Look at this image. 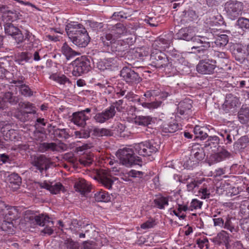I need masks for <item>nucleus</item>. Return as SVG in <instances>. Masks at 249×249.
Segmentation results:
<instances>
[{
	"mask_svg": "<svg viewBox=\"0 0 249 249\" xmlns=\"http://www.w3.org/2000/svg\"><path fill=\"white\" fill-rule=\"evenodd\" d=\"M151 65L156 68L162 69L166 73L174 74L176 73L177 67L173 64L171 58L161 51H153L151 54Z\"/></svg>",
	"mask_w": 249,
	"mask_h": 249,
	"instance_id": "obj_1",
	"label": "nucleus"
},
{
	"mask_svg": "<svg viewBox=\"0 0 249 249\" xmlns=\"http://www.w3.org/2000/svg\"><path fill=\"white\" fill-rule=\"evenodd\" d=\"M123 103L124 100L122 99L112 103L110 106L102 112L96 113L93 117L94 120L96 123L103 124L113 119L116 114L115 108L118 112L122 111L124 108L123 107Z\"/></svg>",
	"mask_w": 249,
	"mask_h": 249,
	"instance_id": "obj_2",
	"label": "nucleus"
},
{
	"mask_svg": "<svg viewBox=\"0 0 249 249\" xmlns=\"http://www.w3.org/2000/svg\"><path fill=\"white\" fill-rule=\"evenodd\" d=\"M160 143L158 139H151L135 144L134 147L135 152L139 155L151 156L158 151Z\"/></svg>",
	"mask_w": 249,
	"mask_h": 249,
	"instance_id": "obj_3",
	"label": "nucleus"
},
{
	"mask_svg": "<svg viewBox=\"0 0 249 249\" xmlns=\"http://www.w3.org/2000/svg\"><path fill=\"white\" fill-rule=\"evenodd\" d=\"M135 40L132 37H128L124 39L115 40L107 45H103L107 48V50L119 57H123L125 54L130 45L133 44Z\"/></svg>",
	"mask_w": 249,
	"mask_h": 249,
	"instance_id": "obj_4",
	"label": "nucleus"
},
{
	"mask_svg": "<svg viewBox=\"0 0 249 249\" xmlns=\"http://www.w3.org/2000/svg\"><path fill=\"white\" fill-rule=\"evenodd\" d=\"M120 162L126 167H131L134 165H142V159L135 156L134 151L130 148H124L119 150L117 152Z\"/></svg>",
	"mask_w": 249,
	"mask_h": 249,
	"instance_id": "obj_5",
	"label": "nucleus"
},
{
	"mask_svg": "<svg viewBox=\"0 0 249 249\" xmlns=\"http://www.w3.org/2000/svg\"><path fill=\"white\" fill-rule=\"evenodd\" d=\"M213 36L211 34L201 36L198 42L195 43L196 45L191 48L192 51L197 54L199 57H202V59L208 57V53L212 54V51L209 52V49L212 47L213 43L211 40Z\"/></svg>",
	"mask_w": 249,
	"mask_h": 249,
	"instance_id": "obj_6",
	"label": "nucleus"
},
{
	"mask_svg": "<svg viewBox=\"0 0 249 249\" xmlns=\"http://www.w3.org/2000/svg\"><path fill=\"white\" fill-rule=\"evenodd\" d=\"M126 33L125 27L122 23H117L113 26L108 32L101 35L100 40L103 45H107L111 41L121 37Z\"/></svg>",
	"mask_w": 249,
	"mask_h": 249,
	"instance_id": "obj_7",
	"label": "nucleus"
},
{
	"mask_svg": "<svg viewBox=\"0 0 249 249\" xmlns=\"http://www.w3.org/2000/svg\"><path fill=\"white\" fill-rule=\"evenodd\" d=\"M72 74L76 77L88 73L92 68L90 58L86 56L77 58L72 62Z\"/></svg>",
	"mask_w": 249,
	"mask_h": 249,
	"instance_id": "obj_8",
	"label": "nucleus"
},
{
	"mask_svg": "<svg viewBox=\"0 0 249 249\" xmlns=\"http://www.w3.org/2000/svg\"><path fill=\"white\" fill-rule=\"evenodd\" d=\"M205 156L203 147L198 144H194L192 146L190 158L184 162V166L188 169H192L203 160Z\"/></svg>",
	"mask_w": 249,
	"mask_h": 249,
	"instance_id": "obj_9",
	"label": "nucleus"
},
{
	"mask_svg": "<svg viewBox=\"0 0 249 249\" xmlns=\"http://www.w3.org/2000/svg\"><path fill=\"white\" fill-rule=\"evenodd\" d=\"M30 163L32 166L30 169L36 173L39 172L42 173L44 171L47 170L50 167V160L44 155L32 156L31 157Z\"/></svg>",
	"mask_w": 249,
	"mask_h": 249,
	"instance_id": "obj_10",
	"label": "nucleus"
},
{
	"mask_svg": "<svg viewBox=\"0 0 249 249\" xmlns=\"http://www.w3.org/2000/svg\"><path fill=\"white\" fill-rule=\"evenodd\" d=\"M244 5L237 0H229L225 3L224 9L228 18L231 20L236 19L242 13Z\"/></svg>",
	"mask_w": 249,
	"mask_h": 249,
	"instance_id": "obj_11",
	"label": "nucleus"
},
{
	"mask_svg": "<svg viewBox=\"0 0 249 249\" xmlns=\"http://www.w3.org/2000/svg\"><path fill=\"white\" fill-rule=\"evenodd\" d=\"M91 108H86L80 111L73 113L71 119V122L77 126L84 127L87 124V121L91 117Z\"/></svg>",
	"mask_w": 249,
	"mask_h": 249,
	"instance_id": "obj_12",
	"label": "nucleus"
},
{
	"mask_svg": "<svg viewBox=\"0 0 249 249\" xmlns=\"http://www.w3.org/2000/svg\"><path fill=\"white\" fill-rule=\"evenodd\" d=\"M221 32L217 29L214 28L210 29V30L205 33V35L209 34L213 35L212 47H217L218 48H223L225 46L229 41V37L227 35L221 34Z\"/></svg>",
	"mask_w": 249,
	"mask_h": 249,
	"instance_id": "obj_13",
	"label": "nucleus"
},
{
	"mask_svg": "<svg viewBox=\"0 0 249 249\" xmlns=\"http://www.w3.org/2000/svg\"><path fill=\"white\" fill-rule=\"evenodd\" d=\"M176 36L178 39L187 41H191L194 43L196 42H198V39L201 36L196 35L195 28L191 26L182 28L178 31Z\"/></svg>",
	"mask_w": 249,
	"mask_h": 249,
	"instance_id": "obj_14",
	"label": "nucleus"
},
{
	"mask_svg": "<svg viewBox=\"0 0 249 249\" xmlns=\"http://www.w3.org/2000/svg\"><path fill=\"white\" fill-rule=\"evenodd\" d=\"M120 75L129 85L137 84L142 81L139 74L129 67H124L120 71Z\"/></svg>",
	"mask_w": 249,
	"mask_h": 249,
	"instance_id": "obj_15",
	"label": "nucleus"
},
{
	"mask_svg": "<svg viewBox=\"0 0 249 249\" xmlns=\"http://www.w3.org/2000/svg\"><path fill=\"white\" fill-rule=\"evenodd\" d=\"M215 67V60L204 58L199 62L196 66V70L200 73L210 74L213 72Z\"/></svg>",
	"mask_w": 249,
	"mask_h": 249,
	"instance_id": "obj_16",
	"label": "nucleus"
},
{
	"mask_svg": "<svg viewBox=\"0 0 249 249\" xmlns=\"http://www.w3.org/2000/svg\"><path fill=\"white\" fill-rule=\"evenodd\" d=\"M25 78L20 75L17 77L14 78L11 83L15 84L19 90L20 94L25 97H30L33 95V91L29 88V87L24 84Z\"/></svg>",
	"mask_w": 249,
	"mask_h": 249,
	"instance_id": "obj_17",
	"label": "nucleus"
},
{
	"mask_svg": "<svg viewBox=\"0 0 249 249\" xmlns=\"http://www.w3.org/2000/svg\"><path fill=\"white\" fill-rule=\"evenodd\" d=\"M19 101L18 96L11 91L5 92L2 98H0V108L5 109L8 107V104L12 106L17 105Z\"/></svg>",
	"mask_w": 249,
	"mask_h": 249,
	"instance_id": "obj_18",
	"label": "nucleus"
},
{
	"mask_svg": "<svg viewBox=\"0 0 249 249\" xmlns=\"http://www.w3.org/2000/svg\"><path fill=\"white\" fill-rule=\"evenodd\" d=\"M4 30L6 34L11 36L14 38L18 44L24 40V36L19 29L11 23H6L4 25Z\"/></svg>",
	"mask_w": 249,
	"mask_h": 249,
	"instance_id": "obj_19",
	"label": "nucleus"
},
{
	"mask_svg": "<svg viewBox=\"0 0 249 249\" xmlns=\"http://www.w3.org/2000/svg\"><path fill=\"white\" fill-rule=\"evenodd\" d=\"M192 101L189 99H185L179 102L178 107V116L184 119L188 118L192 107Z\"/></svg>",
	"mask_w": 249,
	"mask_h": 249,
	"instance_id": "obj_20",
	"label": "nucleus"
},
{
	"mask_svg": "<svg viewBox=\"0 0 249 249\" xmlns=\"http://www.w3.org/2000/svg\"><path fill=\"white\" fill-rule=\"evenodd\" d=\"M78 35L74 36L73 38L71 39L70 40L78 47L84 48L86 47L90 40V37L86 29H85V32H83L82 30Z\"/></svg>",
	"mask_w": 249,
	"mask_h": 249,
	"instance_id": "obj_21",
	"label": "nucleus"
},
{
	"mask_svg": "<svg viewBox=\"0 0 249 249\" xmlns=\"http://www.w3.org/2000/svg\"><path fill=\"white\" fill-rule=\"evenodd\" d=\"M85 29H86L81 24L76 22L68 23L65 28L66 32L70 39L73 38L76 35H78V34L82 30L83 32H85Z\"/></svg>",
	"mask_w": 249,
	"mask_h": 249,
	"instance_id": "obj_22",
	"label": "nucleus"
},
{
	"mask_svg": "<svg viewBox=\"0 0 249 249\" xmlns=\"http://www.w3.org/2000/svg\"><path fill=\"white\" fill-rule=\"evenodd\" d=\"M98 181L107 189H111L114 181L111 178L110 172L105 169H101L98 174Z\"/></svg>",
	"mask_w": 249,
	"mask_h": 249,
	"instance_id": "obj_23",
	"label": "nucleus"
},
{
	"mask_svg": "<svg viewBox=\"0 0 249 249\" xmlns=\"http://www.w3.org/2000/svg\"><path fill=\"white\" fill-rule=\"evenodd\" d=\"M232 54L235 59L241 63L244 62L249 55L247 48L241 44H236L234 46Z\"/></svg>",
	"mask_w": 249,
	"mask_h": 249,
	"instance_id": "obj_24",
	"label": "nucleus"
},
{
	"mask_svg": "<svg viewBox=\"0 0 249 249\" xmlns=\"http://www.w3.org/2000/svg\"><path fill=\"white\" fill-rule=\"evenodd\" d=\"M172 56L173 58L171 59V60L173 61V65L178 66L176 72L178 71L183 70V69L185 68V67H187V68L189 67L190 64L181 55L173 53Z\"/></svg>",
	"mask_w": 249,
	"mask_h": 249,
	"instance_id": "obj_25",
	"label": "nucleus"
},
{
	"mask_svg": "<svg viewBox=\"0 0 249 249\" xmlns=\"http://www.w3.org/2000/svg\"><path fill=\"white\" fill-rule=\"evenodd\" d=\"M92 136L95 137H110L113 135L112 130L106 128L91 127Z\"/></svg>",
	"mask_w": 249,
	"mask_h": 249,
	"instance_id": "obj_26",
	"label": "nucleus"
},
{
	"mask_svg": "<svg viewBox=\"0 0 249 249\" xmlns=\"http://www.w3.org/2000/svg\"><path fill=\"white\" fill-rule=\"evenodd\" d=\"M171 42L169 40L163 38H159L153 44V47L155 49V51H162L168 48Z\"/></svg>",
	"mask_w": 249,
	"mask_h": 249,
	"instance_id": "obj_27",
	"label": "nucleus"
},
{
	"mask_svg": "<svg viewBox=\"0 0 249 249\" xmlns=\"http://www.w3.org/2000/svg\"><path fill=\"white\" fill-rule=\"evenodd\" d=\"M230 156V153L226 149L222 148L221 150L213 154L211 157L213 161L218 162L229 159Z\"/></svg>",
	"mask_w": 249,
	"mask_h": 249,
	"instance_id": "obj_28",
	"label": "nucleus"
},
{
	"mask_svg": "<svg viewBox=\"0 0 249 249\" xmlns=\"http://www.w3.org/2000/svg\"><path fill=\"white\" fill-rule=\"evenodd\" d=\"M219 141L220 139L216 136H209L205 142V147H210L213 151L215 152L219 147Z\"/></svg>",
	"mask_w": 249,
	"mask_h": 249,
	"instance_id": "obj_29",
	"label": "nucleus"
},
{
	"mask_svg": "<svg viewBox=\"0 0 249 249\" xmlns=\"http://www.w3.org/2000/svg\"><path fill=\"white\" fill-rule=\"evenodd\" d=\"M154 122V119L150 116H138L135 118V124L139 125L148 126Z\"/></svg>",
	"mask_w": 249,
	"mask_h": 249,
	"instance_id": "obj_30",
	"label": "nucleus"
},
{
	"mask_svg": "<svg viewBox=\"0 0 249 249\" xmlns=\"http://www.w3.org/2000/svg\"><path fill=\"white\" fill-rule=\"evenodd\" d=\"M61 52L68 60L79 54V53L72 49L66 42L63 43L61 47Z\"/></svg>",
	"mask_w": 249,
	"mask_h": 249,
	"instance_id": "obj_31",
	"label": "nucleus"
},
{
	"mask_svg": "<svg viewBox=\"0 0 249 249\" xmlns=\"http://www.w3.org/2000/svg\"><path fill=\"white\" fill-rule=\"evenodd\" d=\"M38 150L41 153L48 151H56L58 150V146L54 142H43L38 145Z\"/></svg>",
	"mask_w": 249,
	"mask_h": 249,
	"instance_id": "obj_32",
	"label": "nucleus"
},
{
	"mask_svg": "<svg viewBox=\"0 0 249 249\" xmlns=\"http://www.w3.org/2000/svg\"><path fill=\"white\" fill-rule=\"evenodd\" d=\"M207 128L199 125H196L194 128L193 132L195 134V138L204 140L208 138V135L206 132Z\"/></svg>",
	"mask_w": 249,
	"mask_h": 249,
	"instance_id": "obj_33",
	"label": "nucleus"
},
{
	"mask_svg": "<svg viewBox=\"0 0 249 249\" xmlns=\"http://www.w3.org/2000/svg\"><path fill=\"white\" fill-rule=\"evenodd\" d=\"M36 223L40 226H45L47 224L51 223L52 226L53 225V222L50 220V218L47 215L43 214H39L35 216Z\"/></svg>",
	"mask_w": 249,
	"mask_h": 249,
	"instance_id": "obj_34",
	"label": "nucleus"
},
{
	"mask_svg": "<svg viewBox=\"0 0 249 249\" xmlns=\"http://www.w3.org/2000/svg\"><path fill=\"white\" fill-rule=\"evenodd\" d=\"M178 129V125L176 122L164 124L161 127L162 132L165 134L174 133Z\"/></svg>",
	"mask_w": 249,
	"mask_h": 249,
	"instance_id": "obj_35",
	"label": "nucleus"
},
{
	"mask_svg": "<svg viewBox=\"0 0 249 249\" xmlns=\"http://www.w3.org/2000/svg\"><path fill=\"white\" fill-rule=\"evenodd\" d=\"M231 131L230 129H221L217 132L221 137V140H223L226 144H231L232 142Z\"/></svg>",
	"mask_w": 249,
	"mask_h": 249,
	"instance_id": "obj_36",
	"label": "nucleus"
},
{
	"mask_svg": "<svg viewBox=\"0 0 249 249\" xmlns=\"http://www.w3.org/2000/svg\"><path fill=\"white\" fill-rule=\"evenodd\" d=\"M53 134L56 138L62 139H67L70 137V135L65 128H57L55 126H53Z\"/></svg>",
	"mask_w": 249,
	"mask_h": 249,
	"instance_id": "obj_37",
	"label": "nucleus"
},
{
	"mask_svg": "<svg viewBox=\"0 0 249 249\" xmlns=\"http://www.w3.org/2000/svg\"><path fill=\"white\" fill-rule=\"evenodd\" d=\"M169 197L160 196L154 200V204L156 207L160 209H164L168 205Z\"/></svg>",
	"mask_w": 249,
	"mask_h": 249,
	"instance_id": "obj_38",
	"label": "nucleus"
},
{
	"mask_svg": "<svg viewBox=\"0 0 249 249\" xmlns=\"http://www.w3.org/2000/svg\"><path fill=\"white\" fill-rule=\"evenodd\" d=\"M235 26L243 31H249V19L244 17L239 18L236 22Z\"/></svg>",
	"mask_w": 249,
	"mask_h": 249,
	"instance_id": "obj_39",
	"label": "nucleus"
},
{
	"mask_svg": "<svg viewBox=\"0 0 249 249\" xmlns=\"http://www.w3.org/2000/svg\"><path fill=\"white\" fill-rule=\"evenodd\" d=\"M75 190L80 192L81 194H84L88 191L89 187L85 179H81L76 182L74 184Z\"/></svg>",
	"mask_w": 249,
	"mask_h": 249,
	"instance_id": "obj_40",
	"label": "nucleus"
},
{
	"mask_svg": "<svg viewBox=\"0 0 249 249\" xmlns=\"http://www.w3.org/2000/svg\"><path fill=\"white\" fill-rule=\"evenodd\" d=\"M7 212L5 213V219L7 222L12 224L13 220L16 219V215L17 213V208L15 207H9L7 209Z\"/></svg>",
	"mask_w": 249,
	"mask_h": 249,
	"instance_id": "obj_41",
	"label": "nucleus"
},
{
	"mask_svg": "<svg viewBox=\"0 0 249 249\" xmlns=\"http://www.w3.org/2000/svg\"><path fill=\"white\" fill-rule=\"evenodd\" d=\"M238 99L231 94L226 95L224 104L230 107H234L238 104Z\"/></svg>",
	"mask_w": 249,
	"mask_h": 249,
	"instance_id": "obj_42",
	"label": "nucleus"
},
{
	"mask_svg": "<svg viewBox=\"0 0 249 249\" xmlns=\"http://www.w3.org/2000/svg\"><path fill=\"white\" fill-rule=\"evenodd\" d=\"M92 134L91 127H88L86 129H81L79 131H75L74 132V136L76 138L87 139Z\"/></svg>",
	"mask_w": 249,
	"mask_h": 249,
	"instance_id": "obj_43",
	"label": "nucleus"
},
{
	"mask_svg": "<svg viewBox=\"0 0 249 249\" xmlns=\"http://www.w3.org/2000/svg\"><path fill=\"white\" fill-rule=\"evenodd\" d=\"M94 198L98 202H108L110 199V197L106 191H101L97 192L94 194Z\"/></svg>",
	"mask_w": 249,
	"mask_h": 249,
	"instance_id": "obj_44",
	"label": "nucleus"
},
{
	"mask_svg": "<svg viewBox=\"0 0 249 249\" xmlns=\"http://www.w3.org/2000/svg\"><path fill=\"white\" fill-rule=\"evenodd\" d=\"M238 119L242 124H246L249 122V109H242L238 112Z\"/></svg>",
	"mask_w": 249,
	"mask_h": 249,
	"instance_id": "obj_45",
	"label": "nucleus"
},
{
	"mask_svg": "<svg viewBox=\"0 0 249 249\" xmlns=\"http://www.w3.org/2000/svg\"><path fill=\"white\" fill-rule=\"evenodd\" d=\"M50 78L60 84L64 85L67 83H70L69 79L64 74H53L51 75Z\"/></svg>",
	"mask_w": 249,
	"mask_h": 249,
	"instance_id": "obj_46",
	"label": "nucleus"
},
{
	"mask_svg": "<svg viewBox=\"0 0 249 249\" xmlns=\"http://www.w3.org/2000/svg\"><path fill=\"white\" fill-rule=\"evenodd\" d=\"M82 228V222L77 219H73L70 225V229L72 233L75 234H77Z\"/></svg>",
	"mask_w": 249,
	"mask_h": 249,
	"instance_id": "obj_47",
	"label": "nucleus"
},
{
	"mask_svg": "<svg viewBox=\"0 0 249 249\" xmlns=\"http://www.w3.org/2000/svg\"><path fill=\"white\" fill-rule=\"evenodd\" d=\"M231 217L229 216L225 217L224 226L223 227L225 229L229 230L231 233H234L237 232L236 229L233 226L231 221Z\"/></svg>",
	"mask_w": 249,
	"mask_h": 249,
	"instance_id": "obj_48",
	"label": "nucleus"
},
{
	"mask_svg": "<svg viewBox=\"0 0 249 249\" xmlns=\"http://www.w3.org/2000/svg\"><path fill=\"white\" fill-rule=\"evenodd\" d=\"M63 189L64 186L60 182H52L49 191L53 194H57Z\"/></svg>",
	"mask_w": 249,
	"mask_h": 249,
	"instance_id": "obj_49",
	"label": "nucleus"
},
{
	"mask_svg": "<svg viewBox=\"0 0 249 249\" xmlns=\"http://www.w3.org/2000/svg\"><path fill=\"white\" fill-rule=\"evenodd\" d=\"M64 244L66 249H79V243L74 241L71 239H67L64 241Z\"/></svg>",
	"mask_w": 249,
	"mask_h": 249,
	"instance_id": "obj_50",
	"label": "nucleus"
},
{
	"mask_svg": "<svg viewBox=\"0 0 249 249\" xmlns=\"http://www.w3.org/2000/svg\"><path fill=\"white\" fill-rule=\"evenodd\" d=\"M9 181L11 184L19 186L21 183V178L17 173H12L9 176Z\"/></svg>",
	"mask_w": 249,
	"mask_h": 249,
	"instance_id": "obj_51",
	"label": "nucleus"
},
{
	"mask_svg": "<svg viewBox=\"0 0 249 249\" xmlns=\"http://www.w3.org/2000/svg\"><path fill=\"white\" fill-rule=\"evenodd\" d=\"M211 25L212 26L221 25L224 23L222 17L219 14L213 16L211 18Z\"/></svg>",
	"mask_w": 249,
	"mask_h": 249,
	"instance_id": "obj_52",
	"label": "nucleus"
},
{
	"mask_svg": "<svg viewBox=\"0 0 249 249\" xmlns=\"http://www.w3.org/2000/svg\"><path fill=\"white\" fill-rule=\"evenodd\" d=\"M199 193L201 194V198L206 199L209 198L210 196V187H208L207 185L204 184L199 189Z\"/></svg>",
	"mask_w": 249,
	"mask_h": 249,
	"instance_id": "obj_53",
	"label": "nucleus"
},
{
	"mask_svg": "<svg viewBox=\"0 0 249 249\" xmlns=\"http://www.w3.org/2000/svg\"><path fill=\"white\" fill-rule=\"evenodd\" d=\"M217 238L221 242H223L224 244H228L230 241L229 234L224 231H222L218 233Z\"/></svg>",
	"mask_w": 249,
	"mask_h": 249,
	"instance_id": "obj_54",
	"label": "nucleus"
},
{
	"mask_svg": "<svg viewBox=\"0 0 249 249\" xmlns=\"http://www.w3.org/2000/svg\"><path fill=\"white\" fill-rule=\"evenodd\" d=\"M154 90H148L143 95L144 97H142V99L139 98L136 99L138 102L141 104L142 102H149L151 101V98L154 95Z\"/></svg>",
	"mask_w": 249,
	"mask_h": 249,
	"instance_id": "obj_55",
	"label": "nucleus"
},
{
	"mask_svg": "<svg viewBox=\"0 0 249 249\" xmlns=\"http://www.w3.org/2000/svg\"><path fill=\"white\" fill-rule=\"evenodd\" d=\"M127 18V14L123 11L114 12L112 16L113 19L120 21H123Z\"/></svg>",
	"mask_w": 249,
	"mask_h": 249,
	"instance_id": "obj_56",
	"label": "nucleus"
},
{
	"mask_svg": "<svg viewBox=\"0 0 249 249\" xmlns=\"http://www.w3.org/2000/svg\"><path fill=\"white\" fill-rule=\"evenodd\" d=\"M89 25L92 29V30L100 31L103 28L104 24L101 22H98L93 20H89L88 21Z\"/></svg>",
	"mask_w": 249,
	"mask_h": 249,
	"instance_id": "obj_57",
	"label": "nucleus"
},
{
	"mask_svg": "<svg viewBox=\"0 0 249 249\" xmlns=\"http://www.w3.org/2000/svg\"><path fill=\"white\" fill-rule=\"evenodd\" d=\"M161 104V102L156 101L152 102L151 103L149 102H142L141 103L142 106L144 107H146L149 109L157 108L160 107Z\"/></svg>",
	"mask_w": 249,
	"mask_h": 249,
	"instance_id": "obj_58",
	"label": "nucleus"
},
{
	"mask_svg": "<svg viewBox=\"0 0 249 249\" xmlns=\"http://www.w3.org/2000/svg\"><path fill=\"white\" fill-rule=\"evenodd\" d=\"M213 225L214 227H218L219 228H222L223 226H224V221L225 218L223 217H217V215L214 214L213 216Z\"/></svg>",
	"mask_w": 249,
	"mask_h": 249,
	"instance_id": "obj_59",
	"label": "nucleus"
},
{
	"mask_svg": "<svg viewBox=\"0 0 249 249\" xmlns=\"http://www.w3.org/2000/svg\"><path fill=\"white\" fill-rule=\"evenodd\" d=\"M202 205V202L197 199H193L190 206L188 207V210L193 211L194 209H197L201 208Z\"/></svg>",
	"mask_w": 249,
	"mask_h": 249,
	"instance_id": "obj_60",
	"label": "nucleus"
},
{
	"mask_svg": "<svg viewBox=\"0 0 249 249\" xmlns=\"http://www.w3.org/2000/svg\"><path fill=\"white\" fill-rule=\"evenodd\" d=\"M92 158L88 157L87 155L83 156L79 159V162L81 164L84 166H89L92 162Z\"/></svg>",
	"mask_w": 249,
	"mask_h": 249,
	"instance_id": "obj_61",
	"label": "nucleus"
},
{
	"mask_svg": "<svg viewBox=\"0 0 249 249\" xmlns=\"http://www.w3.org/2000/svg\"><path fill=\"white\" fill-rule=\"evenodd\" d=\"M125 129V126L123 124L117 123L114 127L113 130L115 133L117 135H121L124 132Z\"/></svg>",
	"mask_w": 249,
	"mask_h": 249,
	"instance_id": "obj_62",
	"label": "nucleus"
},
{
	"mask_svg": "<svg viewBox=\"0 0 249 249\" xmlns=\"http://www.w3.org/2000/svg\"><path fill=\"white\" fill-rule=\"evenodd\" d=\"M144 21L152 27H156L158 24L157 19L155 17L146 16L144 18Z\"/></svg>",
	"mask_w": 249,
	"mask_h": 249,
	"instance_id": "obj_63",
	"label": "nucleus"
},
{
	"mask_svg": "<svg viewBox=\"0 0 249 249\" xmlns=\"http://www.w3.org/2000/svg\"><path fill=\"white\" fill-rule=\"evenodd\" d=\"M196 243L199 248L202 249L204 247L206 249L208 248V239L206 238H203V239H198L196 241Z\"/></svg>",
	"mask_w": 249,
	"mask_h": 249,
	"instance_id": "obj_64",
	"label": "nucleus"
}]
</instances>
